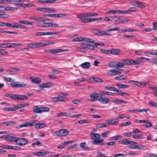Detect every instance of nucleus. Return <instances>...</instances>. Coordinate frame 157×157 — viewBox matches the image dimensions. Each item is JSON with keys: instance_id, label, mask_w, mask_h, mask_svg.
Returning a JSON list of instances; mask_svg holds the SVG:
<instances>
[{"instance_id": "57", "label": "nucleus", "mask_w": 157, "mask_h": 157, "mask_svg": "<svg viewBox=\"0 0 157 157\" xmlns=\"http://www.w3.org/2000/svg\"><path fill=\"white\" fill-rule=\"evenodd\" d=\"M120 138H121V136H112L111 137V140H118Z\"/></svg>"}, {"instance_id": "49", "label": "nucleus", "mask_w": 157, "mask_h": 157, "mask_svg": "<svg viewBox=\"0 0 157 157\" xmlns=\"http://www.w3.org/2000/svg\"><path fill=\"white\" fill-rule=\"evenodd\" d=\"M12 43H5L3 44V45L4 46V48H10L13 47V45H11Z\"/></svg>"}, {"instance_id": "29", "label": "nucleus", "mask_w": 157, "mask_h": 157, "mask_svg": "<svg viewBox=\"0 0 157 157\" xmlns=\"http://www.w3.org/2000/svg\"><path fill=\"white\" fill-rule=\"evenodd\" d=\"M80 66L83 68H88L90 66V63L89 62H86L81 64Z\"/></svg>"}, {"instance_id": "17", "label": "nucleus", "mask_w": 157, "mask_h": 157, "mask_svg": "<svg viewBox=\"0 0 157 157\" xmlns=\"http://www.w3.org/2000/svg\"><path fill=\"white\" fill-rule=\"evenodd\" d=\"M92 143L94 144L97 145H104V140L103 139H97L94 140Z\"/></svg>"}, {"instance_id": "1", "label": "nucleus", "mask_w": 157, "mask_h": 157, "mask_svg": "<svg viewBox=\"0 0 157 157\" xmlns=\"http://www.w3.org/2000/svg\"><path fill=\"white\" fill-rule=\"evenodd\" d=\"M79 39L78 38H76L75 39H73L72 40V41L73 42L75 41H80L82 40H85L86 41V43H84V44H82L81 45V47L82 48H83L85 49H89V48H86V46L87 45H91V43L94 42L93 41H92V40L90 39H89L87 38H84V39H82L81 38H80Z\"/></svg>"}, {"instance_id": "13", "label": "nucleus", "mask_w": 157, "mask_h": 157, "mask_svg": "<svg viewBox=\"0 0 157 157\" xmlns=\"http://www.w3.org/2000/svg\"><path fill=\"white\" fill-rule=\"evenodd\" d=\"M10 86L13 88H20L24 87L26 86L25 83H21L19 82H15L10 84Z\"/></svg>"}, {"instance_id": "63", "label": "nucleus", "mask_w": 157, "mask_h": 157, "mask_svg": "<svg viewBox=\"0 0 157 157\" xmlns=\"http://www.w3.org/2000/svg\"><path fill=\"white\" fill-rule=\"evenodd\" d=\"M152 89L154 91L153 94L157 97V87L153 86L152 87Z\"/></svg>"}, {"instance_id": "47", "label": "nucleus", "mask_w": 157, "mask_h": 157, "mask_svg": "<svg viewBox=\"0 0 157 157\" xmlns=\"http://www.w3.org/2000/svg\"><path fill=\"white\" fill-rule=\"evenodd\" d=\"M78 122L79 124H83L84 123H89L90 122V121L89 120H83L78 121Z\"/></svg>"}, {"instance_id": "62", "label": "nucleus", "mask_w": 157, "mask_h": 157, "mask_svg": "<svg viewBox=\"0 0 157 157\" xmlns=\"http://www.w3.org/2000/svg\"><path fill=\"white\" fill-rule=\"evenodd\" d=\"M48 20V19L46 18H43V19H42V21H41V23L42 24H45V25L48 22L47 21Z\"/></svg>"}, {"instance_id": "50", "label": "nucleus", "mask_w": 157, "mask_h": 157, "mask_svg": "<svg viewBox=\"0 0 157 157\" xmlns=\"http://www.w3.org/2000/svg\"><path fill=\"white\" fill-rule=\"evenodd\" d=\"M140 61L138 60L131 59V65H135L139 64H140Z\"/></svg>"}, {"instance_id": "56", "label": "nucleus", "mask_w": 157, "mask_h": 157, "mask_svg": "<svg viewBox=\"0 0 157 157\" xmlns=\"http://www.w3.org/2000/svg\"><path fill=\"white\" fill-rule=\"evenodd\" d=\"M7 51L2 49H0V55H3L8 53Z\"/></svg>"}, {"instance_id": "14", "label": "nucleus", "mask_w": 157, "mask_h": 157, "mask_svg": "<svg viewBox=\"0 0 157 157\" xmlns=\"http://www.w3.org/2000/svg\"><path fill=\"white\" fill-rule=\"evenodd\" d=\"M119 119L117 117L114 118H112L108 120L107 124L109 125H116L118 123Z\"/></svg>"}, {"instance_id": "32", "label": "nucleus", "mask_w": 157, "mask_h": 157, "mask_svg": "<svg viewBox=\"0 0 157 157\" xmlns=\"http://www.w3.org/2000/svg\"><path fill=\"white\" fill-rule=\"evenodd\" d=\"M126 79V77L124 78V75H121L115 77V79L117 80H124Z\"/></svg>"}, {"instance_id": "27", "label": "nucleus", "mask_w": 157, "mask_h": 157, "mask_svg": "<svg viewBox=\"0 0 157 157\" xmlns=\"http://www.w3.org/2000/svg\"><path fill=\"white\" fill-rule=\"evenodd\" d=\"M135 3L136 4L135 5H136V6L137 7L143 8L145 7L144 6L141 2L136 1L135 2Z\"/></svg>"}, {"instance_id": "10", "label": "nucleus", "mask_w": 157, "mask_h": 157, "mask_svg": "<svg viewBox=\"0 0 157 157\" xmlns=\"http://www.w3.org/2000/svg\"><path fill=\"white\" fill-rule=\"evenodd\" d=\"M69 133V131L65 129H62L59 130L55 132V133L59 136H65Z\"/></svg>"}, {"instance_id": "64", "label": "nucleus", "mask_w": 157, "mask_h": 157, "mask_svg": "<svg viewBox=\"0 0 157 157\" xmlns=\"http://www.w3.org/2000/svg\"><path fill=\"white\" fill-rule=\"evenodd\" d=\"M148 104L151 106L157 107V103H156L152 101H149Z\"/></svg>"}, {"instance_id": "24", "label": "nucleus", "mask_w": 157, "mask_h": 157, "mask_svg": "<svg viewBox=\"0 0 157 157\" xmlns=\"http://www.w3.org/2000/svg\"><path fill=\"white\" fill-rule=\"evenodd\" d=\"M17 138L15 137H13L11 136H10L9 135H7V140L8 141L12 142H15L16 143V142Z\"/></svg>"}, {"instance_id": "58", "label": "nucleus", "mask_w": 157, "mask_h": 157, "mask_svg": "<svg viewBox=\"0 0 157 157\" xmlns=\"http://www.w3.org/2000/svg\"><path fill=\"white\" fill-rule=\"evenodd\" d=\"M33 154L36 155H38L40 156H44V152H33Z\"/></svg>"}, {"instance_id": "55", "label": "nucleus", "mask_w": 157, "mask_h": 157, "mask_svg": "<svg viewBox=\"0 0 157 157\" xmlns=\"http://www.w3.org/2000/svg\"><path fill=\"white\" fill-rule=\"evenodd\" d=\"M27 47L31 48H36L35 43H32L29 44Z\"/></svg>"}, {"instance_id": "11", "label": "nucleus", "mask_w": 157, "mask_h": 157, "mask_svg": "<svg viewBox=\"0 0 157 157\" xmlns=\"http://www.w3.org/2000/svg\"><path fill=\"white\" fill-rule=\"evenodd\" d=\"M67 98L62 96L59 97H54L51 98L52 102H56L59 101H65L67 100Z\"/></svg>"}, {"instance_id": "36", "label": "nucleus", "mask_w": 157, "mask_h": 157, "mask_svg": "<svg viewBox=\"0 0 157 157\" xmlns=\"http://www.w3.org/2000/svg\"><path fill=\"white\" fill-rule=\"evenodd\" d=\"M115 67L117 68L123 67H124V64L123 63L117 62Z\"/></svg>"}, {"instance_id": "46", "label": "nucleus", "mask_w": 157, "mask_h": 157, "mask_svg": "<svg viewBox=\"0 0 157 157\" xmlns=\"http://www.w3.org/2000/svg\"><path fill=\"white\" fill-rule=\"evenodd\" d=\"M17 105L18 109H20L22 108L28 107L29 106V104L28 103L19 104H17Z\"/></svg>"}, {"instance_id": "52", "label": "nucleus", "mask_w": 157, "mask_h": 157, "mask_svg": "<svg viewBox=\"0 0 157 157\" xmlns=\"http://www.w3.org/2000/svg\"><path fill=\"white\" fill-rule=\"evenodd\" d=\"M3 79L5 81L7 82H13V81L12 80V79L11 78L4 77Z\"/></svg>"}, {"instance_id": "2", "label": "nucleus", "mask_w": 157, "mask_h": 157, "mask_svg": "<svg viewBox=\"0 0 157 157\" xmlns=\"http://www.w3.org/2000/svg\"><path fill=\"white\" fill-rule=\"evenodd\" d=\"M104 89L105 90H108L115 91L117 93L118 95L121 96L126 97L130 96V94L126 92L119 91V90H117V88L109 86H105L104 87Z\"/></svg>"}, {"instance_id": "5", "label": "nucleus", "mask_w": 157, "mask_h": 157, "mask_svg": "<svg viewBox=\"0 0 157 157\" xmlns=\"http://www.w3.org/2000/svg\"><path fill=\"white\" fill-rule=\"evenodd\" d=\"M34 120H31L29 121L25 122L24 124L18 125L16 127V128H19L25 127H32L34 125Z\"/></svg>"}, {"instance_id": "60", "label": "nucleus", "mask_w": 157, "mask_h": 157, "mask_svg": "<svg viewBox=\"0 0 157 157\" xmlns=\"http://www.w3.org/2000/svg\"><path fill=\"white\" fill-rule=\"evenodd\" d=\"M97 32L98 33V35L100 36L104 35V34L105 33V31L99 29L97 30Z\"/></svg>"}, {"instance_id": "26", "label": "nucleus", "mask_w": 157, "mask_h": 157, "mask_svg": "<svg viewBox=\"0 0 157 157\" xmlns=\"http://www.w3.org/2000/svg\"><path fill=\"white\" fill-rule=\"evenodd\" d=\"M100 135L98 133H92L90 135V137L92 140L99 139L100 137Z\"/></svg>"}, {"instance_id": "7", "label": "nucleus", "mask_w": 157, "mask_h": 157, "mask_svg": "<svg viewBox=\"0 0 157 157\" xmlns=\"http://www.w3.org/2000/svg\"><path fill=\"white\" fill-rule=\"evenodd\" d=\"M28 143V140L25 138H17L16 144L20 146H24Z\"/></svg>"}, {"instance_id": "19", "label": "nucleus", "mask_w": 157, "mask_h": 157, "mask_svg": "<svg viewBox=\"0 0 157 157\" xmlns=\"http://www.w3.org/2000/svg\"><path fill=\"white\" fill-rule=\"evenodd\" d=\"M53 86V85L52 83L48 82L40 84L39 86L40 88H48L50 87Z\"/></svg>"}, {"instance_id": "4", "label": "nucleus", "mask_w": 157, "mask_h": 157, "mask_svg": "<svg viewBox=\"0 0 157 157\" xmlns=\"http://www.w3.org/2000/svg\"><path fill=\"white\" fill-rule=\"evenodd\" d=\"M118 142L120 144L125 145H134L135 144H137L136 142L129 140L125 138L121 140Z\"/></svg>"}, {"instance_id": "51", "label": "nucleus", "mask_w": 157, "mask_h": 157, "mask_svg": "<svg viewBox=\"0 0 157 157\" xmlns=\"http://www.w3.org/2000/svg\"><path fill=\"white\" fill-rule=\"evenodd\" d=\"M102 97H103V95L101 94H96V101L98 100L100 101Z\"/></svg>"}, {"instance_id": "18", "label": "nucleus", "mask_w": 157, "mask_h": 157, "mask_svg": "<svg viewBox=\"0 0 157 157\" xmlns=\"http://www.w3.org/2000/svg\"><path fill=\"white\" fill-rule=\"evenodd\" d=\"M110 55H118L121 52V51L118 49L112 48L110 49Z\"/></svg>"}, {"instance_id": "16", "label": "nucleus", "mask_w": 157, "mask_h": 157, "mask_svg": "<svg viewBox=\"0 0 157 157\" xmlns=\"http://www.w3.org/2000/svg\"><path fill=\"white\" fill-rule=\"evenodd\" d=\"M43 17H37L35 16L30 17L29 19L31 20H33L37 22L41 23Z\"/></svg>"}, {"instance_id": "31", "label": "nucleus", "mask_w": 157, "mask_h": 157, "mask_svg": "<svg viewBox=\"0 0 157 157\" xmlns=\"http://www.w3.org/2000/svg\"><path fill=\"white\" fill-rule=\"evenodd\" d=\"M69 115L71 114L67 112H61L60 113H58L57 114V116H69Z\"/></svg>"}, {"instance_id": "20", "label": "nucleus", "mask_w": 157, "mask_h": 157, "mask_svg": "<svg viewBox=\"0 0 157 157\" xmlns=\"http://www.w3.org/2000/svg\"><path fill=\"white\" fill-rule=\"evenodd\" d=\"M33 112L35 113H42L41 107H39L37 106H35L33 107Z\"/></svg>"}, {"instance_id": "25", "label": "nucleus", "mask_w": 157, "mask_h": 157, "mask_svg": "<svg viewBox=\"0 0 157 157\" xmlns=\"http://www.w3.org/2000/svg\"><path fill=\"white\" fill-rule=\"evenodd\" d=\"M56 0H39L38 1V2L43 3H53L56 2Z\"/></svg>"}, {"instance_id": "34", "label": "nucleus", "mask_w": 157, "mask_h": 157, "mask_svg": "<svg viewBox=\"0 0 157 157\" xmlns=\"http://www.w3.org/2000/svg\"><path fill=\"white\" fill-rule=\"evenodd\" d=\"M96 126L97 128H103L106 127L107 125L105 123H101L96 124Z\"/></svg>"}, {"instance_id": "42", "label": "nucleus", "mask_w": 157, "mask_h": 157, "mask_svg": "<svg viewBox=\"0 0 157 157\" xmlns=\"http://www.w3.org/2000/svg\"><path fill=\"white\" fill-rule=\"evenodd\" d=\"M93 81L96 82H103L104 81L101 79L98 78H93Z\"/></svg>"}, {"instance_id": "8", "label": "nucleus", "mask_w": 157, "mask_h": 157, "mask_svg": "<svg viewBox=\"0 0 157 157\" xmlns=\"http://www.w3.org/2000/svg\"><path fill=\"white\" fill-rule=\"evenodd\" d=\"M34 126L37 129L43 128L46 127L47 124L44 123H40L37 120H34Z\"/></svg>"}, {"instance_id": "40", "label": "nucleus", "mask_w": 157, "mask_h": 157, "mask_svg": "<svg viewBox=\"0 0 157 157\" xmlns=\"http://www.w3.org/2000/svg\"><path fill=\"white\" fill-rule=\"evenodd\" d=\"M143 135L142 134H139L137 135H132L133 138L136 139H140L141 138L143 139Z\"/></svg>"}, {"instance_id": "15", "label": "nucleus", "mask_w": 157, "mask_h": 157, "mask_svg": "<svg viewBox=\"0 0 157 157\" xmlns=\"http://www.w3.org/2000/svg\"><path fill=\"white\" fill-rule=\"evenodd\" d=\"M59 33L58 32H37L35 33L37 36H43L45 35H51L57 34Z\"/></svg>"}, {"instance_id": "61", "label": "nucleus", "mask_w": 157, "mask_h": 157, "mask_svg": "<svg viewBox=\"0 0 157 157\" xmlns=\"http://www.w3.org/2000/svg\"><path fill=\"white\" fill-rule=\"evenodd\" d=\"M66 16V15L63 13L56 14V17H63Z\"/></svg>"}, {"instance_id": "23", "label": "nucleus", "mask_w": 157, "mask_h": 157, "mask_svg": "<svg viewBox=\"0 0 157 157\" xmlns=\"http://www.w3.org/2000/svg\"><path fill=\"white\" fill-rule=\"evenodd\" d=\"M110 101L109 99L106 97H102L100 102L102 104H106L109 103Z\"/></svg>"}, {"instance_id": "43", "label": "nucleus", "mask_w": 157, "mask_h": 157, "mask_svg": "<svg viewBox=\"0 0 157 157\" xmlns=\"http://www.w3.org/2000/svg\"><path fill=\"white\" fill-rule=\"evenodd\" d=\"M122 61L123 62L124 65H131V59H123Z\"/></svg>"}, {"instance_id": "12", "label": "nucleus", "mask_w": 157, "mask_h": 157, "mask_svg": "<svg viewBox=\"0 0 157 157\" xmlns=\"http://www.w3.org/2000/svg\"><path fill=\"white\" fill-rule=\"evenodd\" d=\"M91 45H87L86 48H89V49L93 50L94 49V47H96L98 46H101L103 45L104 44L103 43H98L94 42L91 43Z\"/></svg>"}, {"instance_id": "37", "label": "nucleus", "mask_w": 157, "mask_h": 157, "mask_svg": "<svg viewBox=\"0 0 157 157\" xmlns=\"http://www.w3.org/2000/svg\"><path fill=\"white\" fill-rule=\"evenodd\" d=\"M115 19H114V23L116 25H118L120 24V17L116 16Z\"/></svg>"}, {"instance_id": "45", "label": "nucleus", "mask_w": 157, "mask_h": 157, "mask_svg": "<svg viewBox=\"0 0 157 157\" xmlns=\"http://www.w3.org/2000/svg\"><path fill=\"white\" fill-rule=\"evenodd\" d=\"M1 30H2L1 33H8L9 34H13L15 35H17L18 34V33L15 32L6 31L3 30L2 29H1Z\"/></svg>"}, {"instance_id": "28", "label": "nucleus", "mask_w": 157, "mask_h": 157, "mask_svg": "<svg viewBox=\"0 0 157 157\" xmlns=\"http://www.w3.org/2000/svg\"><path fill=\"white\" fill-rule=\"evenodd\" d=\"M100 94L104 95H113V93L109 92H107L105 91L101 90L99 91Z\"/></svg>"}, {"instance_id": "53", "label": "nucleus", "mask_w": 157, "mask_h": 157, "mask_svg": "<svg viewBox=\"0 0 157 157\" xmlns=\"http://www.w3.org/2000/svg\"><path fill=\"white\" fill-rule=\"evenodd\" d=\"M100 51L103 53L110 55V49L106 50L103 49H101Z\"/></svg>"}, {"instance_id": "9", "label": "nucleus", "mask_w": 157, "mask_h": 157, "mask_svg": "<svg viewBox=\"0 0 157 157\" xmlns=\"http://www.w3.org/2000/svg\"><path fill=\"white\" fill-rule=\"evenodd\" d=\"M11 99L16 100H26L27 97L23 95H13Z\"/></svg>"}, {"instance_id": "30", "label": "nucleus", "mask_w": 157, "mask_h": 157, "mask_svg": "<svg viewBox=\"0 0 157 157\" xmlns=\"http://www.w3.org/2000/svg\"><path fill=\"white\" fill-rule=\"evenodd\" d=\"M116 86L119 87L120 88H128L129 86L127 85H124L122 83H117L116 84Z\"/></svg>"}, {"instance_id": "54", "label": "nucleus", "mask_w": 157, "mask_h": 157, "mask_svg": "<svg viewBox=\"0 0 157 157\" xmlns=\"http://www.w3.org/2000/svg\"><path fill=\"white\" fill-rule=\"evenodd\" d=\"M98 13H88V16L89 17H95L98 15Z\"/></svg>"}, {"instance_id": "6", "label": "nucleus", "mask_w": 157, "mask_h": 157, "mask_svg": "<svg viewBox=\"0 0 157 157\" xmlns=\"http://www.w3.org/2000/svg\"><path fill=\"white\" fill-rule=\"evenodd\" d=\"M68 51V49H53L51 50L48 49L44 50L45 52L47 53H49L50 52L51 53L53 54H55L58 53L66 52Z\"/></svg>"}, {"instance_id": "39", "label": "nucleus", "mask_w": 157, "mask_h": 157, "mask_svg": "<svg viewBox=\"0 0 157 157\" xmlns=\"http://www.w3.org/2000/svg\"><path fill=\"white\" fill-rule=\"evenodd\" d=\"M96 94L93 93L90 95V97L91 98V99L88 100V101H96Z\"/></svg>"}, {"instance_id": "33", "label": "nucleus", "mask_w": 157, "mask_h": 157, "mask_svg": "<svg viewBox=\"0 0 157 157\" xmlns=\"http://www.w3.org/2000/svg\"><path fill=\"white\" fill-rule=\"evenodd\" d=\"M5 9V10H11V11H15L17 10V8L13 7H3Z\"/></svg>"}, {"instance_id": "59", "label": "nucleus", "mask_w": 157, "mask_h": 157, "mask_svg": "<svg viewBox=\"0 0 157 157\" xmlns=\"http://www.w3.org/2000/svg\"><path fill=\"white\" fill-rule=\"evenodd\" d=\"M145 123L147 124L146 125H143L144 126V127L145 128H148L152 126V124L150 122H149L148 120H147V123Z\"/></svg>"}, {"instance_id": "48", "label": "nucleus", "mask_w": 157, "mask_h": 157, "mask_svg": "<svg viewBox=\"0 0 157 157\" xmlns=\"http://www.w3.org/2000/svg\"><path fill=\"white\" fill-rule=\"evenodd\" d=\"M37 43L39 48L44 47L48 45L47 43H46L44 42H38Z\"/></svg>"}, {"instance_id": "21", "label": "nucleus", "mask_w": 157, "mask_h": 157, "mask_svg": "<svg viewBox=\"0 0 157 157\" xmlns=\"http://www.w3.org/2000/svg\"><path fill=\"white\" fill-rule=\"evenodd\" d=\"M30 79L31 81L36 84H39L41 81V79L38 77L30 78Z\"/></svg>"}, {"instance_id": "22", "label": "nucleus", "mask_w": 157, "mask_h": 157, "mask_svg": "<svg viewBox=\"0 0 157 157\" xmlns=\"http://www.w3.org/2000/svg\"><path fill=\"white\" fill-rule=\"evenodd\" d=\"M123 71V69H120L118 70H116L115 69H113L110 70V72L113 73L112 75H116L117 74H120Z\"/></svg>"}, {"instance_id": "3", "label": "nucleus", "mask_w": 157, "mask_h": 157, "mask_svg": "<svg viewBox=\"0 0 157 157\" xmlns=\"http://www.w3.org/2000/svg\"><path fill=\"white\" fill-rule=\"evenodd\" d=\"M36 10L38 11L42 12H47L48 13H56L57 10L54 8L49 7H42L37 8H36Z\"/></svg>"}, {"instance_id": "41", "label": "nucleus", "mask_w": 157, "mask_h": 157, "mask_svg": "<svg viewBox=\"0 0 157 157\" xmlns=\"http://www.w3.org/2000/svg\"><path fill=\"white\" fill-rule=\"evenodd\" d=\"M10 17V16L6 14L5 12H2V13H0V18H6Z\"/></svg>"}, {"instance_id": "35", "label": "nucleus", "mask_w": 157, "mask_h": 157, "mask_svg": "<svg viewBox=\"0 0 157 157\" xmlns=\"http://www.w3.org/2000/svg\"><path fill=\"white\" fill-rule=\"evenodd\" d=\"M77 17L78 18H79L80 19H82V18H83V17H88V13L78 14Z\"/></svg>"}, {"instance_id": "44", "label": "nucleus", "mask_w": 157, "mask_h": 157, "mask_svg": "<svg viewBox=\"0 0 157 157\" xmlns=\"http://www.w3.org/2000/svg\"><path fill=\"white\" fill-rule=\"evenodd\" d=\"M131 124V123L130 121H127L126 122H124L121 123L120 126V127H123L130 125Z\"/></svg>"}, {"instance_id": "38", "label": "nucleus", "mask_w": 157, "mask_h": 157, "mask_svg": "<svg viewBox=\"0 0 157 157\" xmlns=\"http://www.w3.org/2000/svg\"><path fill=\"white\" fill-rule=\"evenodd\" d=\"M78 145L77 144H75L72 146H68L67 147V149L68 150L69 149H75L77 148Z\"/></svg>"}]
</instances>
